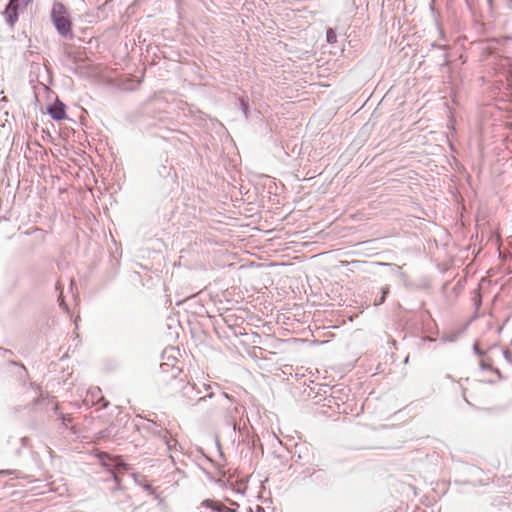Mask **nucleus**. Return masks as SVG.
<instances>
[{
  "mask_svg": "<svg viewBox=\"0 0 512 512\" xmlns=\"http://www.w3.org/2000/svg\"><path fill=\"white\" fill-rule=\"evenodd\" d=\"M148 421L150 422V424L147 425L145 428L147 430H149L153 435L158 437L157 430L163 429V428L160 425H158L156 422H154L153 420H148Z\"/></svg>",
  "mask_w": 512,
  "mask_h": 512,
  "instance_id": "10",
  "label": "nucleus"
},
{
  "mask_svg": "<svg viewBox=\"0 0 512 512\" xmlns=\"http://www.w3.org/2000/svg\"><path fill=\"white\" fill-rule=\"evenodd\" d=\"M59 300H61V301H60V306H61V307H63V308H65V309H67V306H66V304H65L64 300L62 299V293H61V294H60V296H59Z\"/></svg>",
  "mask_w": 512,
  "mask_h": 512,
  "instance_id": "18",
  "label": "nucleus"
},
{
  "mask_svg": "<svg viewBox=\"0 0 512 512\" xmlns=\"http://www.w3.org/2000/svg\"><path fill=\"white\" fill-rule=\"evenodd\" d=\"M32 0H9L3 12L7 24L11 27L18 21V11L25 9Z\"/></svg>",
  "mask_w": 512,
  "mask_h": 512,
  "instance_id": "3",
  "label": "nucleus"
},
{
  "mask_svg": "<svg viewBox=\"0 0 512 512\" xmlns=\"http://www.w3.org/2000/svg\"><path fill=\"white\" fill-rule=\"evenodd\" d=\"M503 356L507 362L512 364V352L509 349L503 351Z\"/></svg>",
  "mask_w": 512,
  "mask_h": 512,
  "instance_id": "15",
  "label": "nucleus"
},
{
  "mask_svg": "<svg viewBox=\"0 0 512 512\" xmlns=\"http://www.w3.org/2000/svg\"><path fill=\"white\" fill-rule=\"evenodd\" d=\"M487 3L490 7V9H492V6H493V0H487Z\"/></svg>",
  "mask_w": 512,
  "mask_h": 512,
  "instance_id": "20",
  "label": "nucleus"
},
{
  "mask_svg": "<svg viewBox=\"0 0 512 512\" xmlns=\"http://www.w3.org/2000/svg\"><path fill=\"white\" fill-rule=\"evenodd\" d=\"M201 507L211 509L215 512H237L236 509L229 508L225 504L220 501H215L211 499H205L201 502Z\"/></svg>",
  "mask_w": 512,
  "mask_h": 512,
  "instance_id": "6",
  "label": "nucleus"
},
{
  "mask_svg": "<svg viewBox=\"0 0 512 512\" xmlns=\"http://www.w3.org/2000/svg\"><path fill=\"white\" fill-rule=\"evenodd\" d=\"M144 489H146V490H151V489H152V486H151L150 484H146V485L144 486Z\"/></svg>",
  "mask_w": 512,
  "mask_h": 512,
  "instance_id": "21",
  "label": "nucleus"
},
{
  "mask_svg": "<svg viewBox=\"0 0 512 512\" xmlns=\"http://www.w3.org/2000/svg\"><path fill=\"white\" fill-rule=\"evenodd\" d=\"M168 387L171 391L179 394L182 404L184 405H196L206 402L207 399H216V402L222 404L224 401H228L229 397L225 392H219L218 394L211 392V386L203 384L202 387L205 390V394H202V390L194 383L186 382L182 378H177L173 375L168 382Z\"/></svg>",
  "mask_w": 512,
  "mask_h": 512,
  "instance_id": "1",
  "label": "nucleus"
},
{
  "mask_svg": "<svg viewBox=\"0 0 512 512\" xmlns=\"http://www.w3.org/2000/svg\"><path fill=\"white\" fill-rule=\"evenodd\" d=\"M20 471L19 470H10V469H7V470H1L0 471V476H5V475H14L16 478H19L20 477Z\"/></svg>",
  "mask_w": 512,
  "mask_h": 512,
  "instance_id": "13",
  "label": "nucleus"
},
{
  "mask_svg": "<svg viewBox=\"0 0 512 512\" xmlns=\"http://www.w3.org/2000/svg\"><path fill=\"white\" fill-rule=\"evenodd\" d=\"M473 349H474V352L479 355V356H483L484 355V352L482 350L479 349L478 345L477 344H474L473 346Z\"/></svg>",
  "mask_w": 512,
  "mask_h": 512,
  "instance_id": "17",
  "label": "nucleus"
},
{
  "mask_svg": "<svg viewBox=\"0 0 512 512\" xmlns=\"http://www.w3.org/2000/svg\"><path fill=\"white\" fill-rule=\"evenodd\" d=\"M480 367L481 369L483 370H487V369H490L492 370V367L490 364H488L485 360H481L480 361ZM494 372H496L497 374H500L499 370L498 369H493Z\"/></svg>",
  "mask_w": 512,
  "mask_h": 512,
  "instance_id": "14",
  "label": "nucleus"
},
{
  "mask_svg": "<svg viewBox=\"0 0 512 512\" xmlns=\"http://www.w3.org/2000/svg\"><path fill=\"white\" fill-rule=\"evenodd\" d=\"M159 439L166 445L168 451L177 450L178 441L173 438L167 429L157 430Z\"/></svg>",
  "mask_w": 512,
  "mask_h": 512,
  "instance_id": "7",
  "label": "nucleus"
},
{
  "mask_svg": "<svg viewBox=\"0 0 512 512\" xmlns=\"http://www.w3.org/2000/svg\"><path fill=\"white\" fill-rule=\"evenodd\" d=\"M47 112L51 118L56 121H61L66 118V106L59 99H56L52 104L48 105Z\"/></svg>",
  "mask_w": 512,
  "mask_h": 512,
  "instance_id": "4",
  "label": "nucleus"
},
{
  "mask_svg": "<svg viewBox=\"0 0 512 512\" xmlns=\"http://www.w3.org/2000/svg\"><path fill=\"white\" fill-rule=\"evenodd\" d=\"M326 38H327L328 43H330V44L335 43L337 41L336 32L332 28H329L326 33Z\"/></svg>",
  "mask_w": 512,
  "mask_h": 512,
  "instance_id": "11",
  "label": "nucleus"
},
{
  "mask_svg": "<svg viewBox=\"0 0 512 512\" xmlns=\"http://www.w3.org/2000/svg\"><path fill=\"white\" fill-rule=\"evenodd\" d=\"M106 458H109L110 461H112L113 463H115V466H125L124 463H122V461H120L119 459H112L109 457V455H106Z\"/></svg>",
  "mask_w": 512,
  "mask_h": 512,
  "instance_id": "16",
  "label": "nucleus"
},
{
  "mask_svg": "<svg viewBox=\"0 0 512 512\" xmlns=\"http://www.w3.org/2000/svg\"><path fill=\"white\" fill-rule=\"evenodd\" d=\"M506 6H507L509 9H512V0H506Z\"/></svg>",
  "mask_w": 512,
  "mask_h": 512,
  "instance_id": "19",
  "label": "nucleus"
},
{
  "mask_svg": "<svg viewBox=\"0 0 512 512\" xmlns=\"http://www.w3.org/2000/svg\"><path fill=\"white\" fill-rule=\"evenodd\" d=\"M389 292H390V288H389L388 285L382 287L381 288L380 298L379 299H375L374 305L375 306H379V305L383 304L385 302L386 297L389 294Z\"/></svg>",
  "mask_w": 512,
  "mask_h": 512,
  "instance_id": "9",
  "label": "nucleus"
},
{
  "mask_svg": "<svg viewBox=\"0 0 512 512\" xmlns=\"http://www.w3.org/2000/svg\"><path fill=\"white\" fill-rule=\"evenodd\" d=\"M239 108L243 112L245 118H248L249 115V99L247 96L239 97Z\"/></svg>",
  "mask_w": 512,
  "mask_h": 512,
  "instance_id": "8",
  "label": "nucleus"
},
{
  "mask_svg": "<svg viewBox=\"0 0 512 512\" xmlns=\"http://www.w3.org/2000/svg\"><path fill=\"white\" fill-rule=\"evenodd\" d=\"M58 409H59L58 404H56L55 407H54V410H55L56 413H58Z\"/></svg>",
  "mask_w": 512,
  "mask_h": 512,
  "instance_id": "23",
  "label": "nucleus"
},
{
  "mask_svg": "<svg viewBox=\"0 0 512 512\" xmlns=\"http://www.w3.org/2000/svg\"><path fill=\"white\" fill-rule=\"evenodd\" d=\"M50 17L57 32L65 39H72V21L70 19L68 10L63 3H53Z\"/></svg>",
  "mask_w": 512,
  "mask_h": 512,
  "instance_id": "2",
  "label": "nucleus"
},
{
  "mask_svg": "<svg viewBox=\"0 0 512 512\" xmlns=\"http://www.w3.org/2000/svg\"><path fill=\"white\" fill-rule=\"evenodd\" d=\"M165 366H167V364H162L161 368L164 369Z\"/></svg>",
  "mask_w": 512,
  "mask_h": 512,
  "instance_id": "25",
  "label": "nucleus"
},
{
  "mask_svg": "<svg viewBox=\"0 0 512 512\" xmlns=\"http://www.w3.org/2000/svg\"><path fill=\"white\" fill-rule=\"evenodd\" d=\"M59 419L62 421V424L67 427L69 423L73 421V417L70 414L59 413Z\"/></svg>",
  "mask_w": 512,
  "mask_h": 512,
  "instance_id": "12",
  "label": "nucleus"
},
{
  "mask_svg": "<svg viewBox=\"0 0 512 512\" xmlns=\"http://www.w3.org/2000/svg\"><path fill=\"white\" fill-rule=\"evenodd\" d=\"M84 402L86 404L91 403L92 405L100 404L101 408H107L108 405H109V402L107 400H105V398L102 396L101 390L98 387L91 388L88 391L87 396H86Z\"/></svg>",
  "mask_w": 512,
  "mask_h": 512,
  "instance_id": "5",
  "label": "nucleus"
},
{
  "mask_svg": "<svg viewBox=\"0 0 512 512\" xmlns=\"http://www.w3.org/2000/svg\"><path fill=\"white\" fill-rule=\"evenodd\" d=\"M104 466H115V463L108 464V463H105V462H104Z\"/></svg>",
  "mask_w": 512,
  "mask_h": 512,
  "instance_id": "24",
  "label": "nucleus"
},
{
  "mask_svg": "<svg viewBox=\"0 0 512 512\" xmlns=\"http://www.w3.org/2000/svg\"><path fill=\"white\" fill-rule=\"evenodd\" d=\"M12 363H13V364H15V365H20V366H21V368H23L24 370H26V368H25V366H24L23 364H20V363H17V362H12Z\"/></svg>",
  "mask_w": 512,
  "mask_h": 512,
  "instance_id": "22",
  "label": "nucleus"
}]
</instances>
